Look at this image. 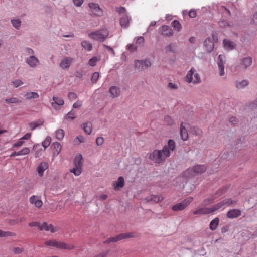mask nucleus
I'll return each mask as SVG.
<instances>
[{
  "mask_svg": "<svg viewBox=\"0 0 257 257\" xmlns=\"http://www.w3.org/2000/svg\"><path fill=\"white\" fill-rule=\"evenodd\" d=\"M176 144L174 141L170 139L168 140L167 145H165L162 149H155L153 152L150 153L149 159L155 164H162L166 158L170 156L171 151L174 150Z\"/></svg>",
  "mask_w": 257,
  "mask_h": 257,
  "instance_id": "1",
  "label": "nucleus"
},
{
  "mask_svg": "<svg viewBox=\"0 0 257 257\" xmlns=\"http://www.w3.org/2000/svg\"><path fill=\"white\" fill-rule=\"evenodd\" d=\"M235 203V202L232 201L231 199H226L210 208H199L194 212V214L202 215L211 213L217 210H222L229 205Z\"/></svg>",
  "mask_w": 257,
  "mask_h": 257,
  "instance_id": "2",
  "label": "nucleus"
},
{
  "mask_svg": "<svg viewBox=\"0 0 257 257\" xmlns=\"http://www.w3.org/2000/svg\"><path fill=\"white\" fill-rule=\"evenodd\" d=\"M207 167L204 165H197L192 168L187 169L184 172L185 177L199 175L205 172Z\"/></svg>",
  "mask_w": 257,
  "mask_h": 257,
  "instance_id": "3",
  "label": "nucleus"
},
{
  "mask_svg": "<svg viewBox=\"0 0 257 257\" xmlns=\"http://www.w3.org/2000/svg\"><path fill=\"white\" fill-rule=\"evenodd\" d=\"M109 32L107 29H101L88 34V36L96 41L103 42L107 38Z\"/></svg>",
  "mask_w": 257,
  "mask_h": 257,
  "instance_id": "4",
  "label": "nucleus"
},
{
  "mask_svg": "<svg viewBox=\"0 0 257 257\" xmlns=\"http://www.w3.org/2000/svg\"><path fill=\"white\" fill-rule=\"evenodd\" d=\"M29 225L31 227H37L40 230L50 231L51 233L55 232L58 230L57 228L54 227L52 225L48 224L46 222L40 224L37 222H32L30 223Z\"/></svg>",
  "mask_w": 257,
  "mask_h": 257,
  "instance_id": "5",
  "label": "nucleus"
},
{
  "mask_svg": "<svg viewBox=\"0 0 257 257\" xmlns=\"http://www.w3.org/2000/svg\"><path fill=\"white\" fill-rule=\"evenodd\" d=\"M252 64V58L247 56L239 60V62L237 65V69L240 71H245Z\"/></svg>",
  "mask_w": 257,
  "mask_h": 257,
  "instance_id": "6",
  "label": "nucleus"
},
{
  "mask_svg": "<svg viewBox=\"0 0 257 257\" xmlns=\"http://www.w3.org/2000/svg\"><path fill=\"white\" fill-rule=\"evenodd\" d=\"M82 157L81 155L76 156L74 158V167L70 170L75 176H79L81 173Z\"/></svg>",
  "mask_w": 257,
  "mask_h": 257,
  "instance_id": "7",
  "label": "nucleus"
},
{
  "mask_svg": "<svg viewBox=\"0 0 257 257\" xmlns=\"http://www.w3.org/2000/svg\"><path fill=\"white\" fill-rule=\"evenodd\" d=\"M45 244L61 249H72L74 248V246L72 245H68L63 242H57L55 240L47 241L45 242Z\"/></svg>",
  "mask_w": 257,
  "mask_h": 257,
  "instance_id": "8",
  "label": "nucleus"
},
{
  "mask_svg": "<svg viewBox=\"0 0 257 257\" xmlns=\"http://www.w3.org/2000/svg\"><path fill=\"white\" fill-rule=\"evenodd\" d=\"M192 197H189L179 203H177L174 205L172 209L174 211H178L184 210L193 201Z\"/></svg>",
  "mask_w": 257,
  "mask_h": 257,
  "instance_id": "9",
  "label": "nucleus"
},
{
  "mask_svg": "<svg viewBox=\"0 0 257 257\" xmlns=\"http://www.w3.org/2000/svg\"><path fill=\"white\" fill-rule=\"evenodd\" d=\"M194 73V70L193 68H192L187 73L186 79V81L188 83L193 82L194 84H197L200 82V77L198 73H195L194 75V78H193V75Z\"/></svg>",
  "mask_w": 257,
  "mask_h": 257,
  "instance_id": "10",
  "label": "nucleus"
},
{
  "mask_svg": "<svg viewBox=\"0 0 257 257\" xmlns=\"http://www.w3.org/2000/svg\"><path fill=\"white\" fill-rule=\"evenodd\" d=\"M151 66V62L148 59L142 60H136L135 61V67L139 71H142L148 68Z\"/></svg>",
  "mask_w": 257,
  "mask_h": 257,
  "instance_id": "11",
  "label": "nucleus"
},
{
  "mask_svg": "<svg viewBox=\"0 0 257 257\" xmlns=\"http://www.w3.org/2000/svg\"><path fill=\"white\" fill-rule=\"evenodd\" d=\"M89 7L93 15L97 16H100L102 15L103 12L97 4L90 3L89 4Z\"/></svg>",
  "mask_w": 257,
  "mask_h": 257,
  "instance_id": "12",
  "label": "nucleus"
},
{
  "mask_svg": "<svg viewBox=\"0 0 257 257\" xmlns=\"http://www.w3.org/2000/svg\"><path fill=\"white\" fill-rule=\"evenodd\" d=\"M29 202L37 208H40L43 205V202L41 198L37 196L33 195L29 198Z\"/></svg>",
  "mask_w": 257,
  "mask_h": 257,
  "instance_id": "13",
  "label": "nucleus"
},
{
  "mask_svg": "<svg viewBox=\"0 0 257 257\" xmlns=\"http://www.w3.org/2000/svg\"><path fill=\"white\" fill-rule=\"evenodd\" d=\"M204 47L207 53L211 52L214 49V42L210 37L206 38L204 42Z\"/></svg>",
  "mask_w": 257,
  "mask_h": 257,
  "instance_id": "14",
  "label": "nucleus"
},
{
  "mask_svg": "<svg viewBox=\"0 0 257 257\" xmlns=\"http://www.w3.org/2000/svg\"><path fill=\"white\" fill-rule=\"evenodd\" d=\"M52 99L53 102L51 103V105L56 110L59 109V106H62L64 104V100L60 97L54 96Z\"/></svg>",
  "mask_w": 257,
  "mask_h": 257,
  "instance_id": "15",
  "label": "nucleus"
},
{
  "mask_svg": "<svg viewBox=\"0 0 257 257\" xmlns=\"http://www.w3.org/2000/svg\"><path fill=\"white\" fill-rule=\"evenodd\" d=\"M132 237V235H131L129 234H121L119 235H117L116 237H111L109 239H107L104 241L105 243H108L111 242H117L118 240H120L123 238H127V237Z\"/></svg>",
  "mask_w": 257,
  "mask_h": 257,
  "instance_id": "16",
  "label": "nucleus"
},
{
  "mask_svg": "<svg viewBox=\"0 0 257 257\" xmlns=\"http://www.w3.org/2000/svg\"><path fill=\"white\" fill-rule=\"evenodd\" d=\"M161 34L166 37H171L173 35V31L169 26L163 25L161 28Z\"/></svg>",
  "mask_w": 257,
  "mask_h": 257,
  "instance_id": "17",
  "label": "nucleus"
},
{
  "mask_svg": "<svg viewBox=\"0 0 257 257\" xmlns=\"http://www.w3.org/2000/svg\"><path fill=\"white\" fill-rule=\"evenodd\" d=\"M124 185V180L123 178H118V179L113 181L112 186L114 190H119Z\"/></svg>",
  "mask_w": 257,
  "mask_h": 257,
  "instance_id": "18",
  "label": "nucleus"
},
{
  "mask_svg": "<svg viewBox=\"0 0 257 257\" xmlns=\"http://www.w3.org/2000/svg\"><path fill=\"white\" fill-rule=\"evenodd\" d=\"M26 63L32 68H35L39 64V60L34 56H30L26 59Z\"/></svg>",
  "mask_w": 257,
  "mask_h": 257,
  "instance_id": "19",
  "label": "nucleus"
},
{
  "mask_svg": "<svg viewBox=\"0 0 257 257\" xmlns=\"http://www.w3.org/2000/svg\"><path fill=\"white\" fill-rule=\"evenodd\" d=\"M72 60L73 59L70 57H65L61 60L59 66L63 69H67L70 66Z\"/></svg>",
  "mask_w": 257,
  "mask_h": 257,
  "instance_id": "20",
  "label": "nucleus"
},
{
  "mask_svg": "<svg viewBox=\"0 0 257 257\" xmlns=\"http://www.w3.org/2000/svg\"><path fill=\"white\" fill-rule=\"evenodd\" d=\"M241 215V211L239 209H233L227 213V216L229 218H234L238 217Z\"/></svg>",
  "mask_w": 257,
  "mask_h": 257,
  "instance_id": "21",
  "label": "nucleus"
},
{
  "mask_svg": "<svg viewBox=\"0 0 257 257\" xmlns=\"http://www.w3.org/2000/svg\"><path fill=\"white\" fill-rule=\"evenodd\" d=\"M48 168V164L45 162H41L37 167V171L40 176L43 175V173L45 170Z\"/></svg>",
  "mask_w": 257,
  "mask_h": 257,
  "instance_id": "22",
  "label": "nucleus"
},
{
  "mask_svg": "<svg viewBox=\"0 0 257 257\" xmlns=\"http://www.w3.org/2000/svg\"><path fill=\"white\" fill-rule=\"evenodd\" d=\"M51 147L53 149L54 156H57L61 150V145L59 142H54L52 144Z\"/></svg>",
  "mask_w": 257,
  "mask_h": 257,
  "instance_id": "23",
  "label": "nucleus"
},
{
  "mask_svg": "<svg viewBox=\"0 0 257 257\" xmlns=\"http://www.w3.org/2000/svg\"><path fill=\"white\" fill-rule=\"evenodd\" d=\"M109 92L113 98H115L120 95V90L119 88L115 86H112L110 87L109 89Z\"/></svg>",
  "mask_w": 257,
  "mask_h": 257,
  "instance_id": "24",
  "label": "nucleus"
},
{
  "mask_svg": "<svg viewBox=\"0 0 257 257\" xmlns=\"http://www.w3.org/2000/svg\"><path fill=\"white\" fill-rule=\"evenodd\" d=\"M180 136L181 139L186 141L188 139V134L185 127L183 125V123L182 122L180 125Z\"/></svg>",
  "mask_w": 257,
  "mask_h": 257,
  "instance_id": "25",
  "label": "nucleus"
},
{
  "mask_svg": "<svg viewBox=\"0 0 257 257\" xmlns=\"http://www.w3.org/2000/svg\"><path fill=\"white\" fill-rule=\"evenodd\" d=\"M81 128L85 133L90 135L92 130V126L91 122H85L82 124Z\"/></svg>",
  "mask_w": 257,
  "mask_h": 257,
  "instance_id": "26",
  "label": "nucleus"
},
{
  "mask_svg": "<svg viewBox=\"0 0 257 257\" xmlns=\"http://www.w3.org/2000/svg\"><path fill=\"white\" fill-rule=\"evenodd\" d=\"M44 122L43 119H40L37 121L32 122L29 124V126L31 127V130H34L37 127L42 125Z\"/></svg>",
  "mask_w": 257,
  "mask_h": 257,
  "instance_id": "27",
  "label": "nucleus"
},
{
  "mask_svg": "<svg viewBox=\"0 0 257 257\" xmlns=\"http://www.w3.org/2000/svg\"><path fill=\"white\" fill-rule=\"evenodd\" d=\"M176 45L174 43H170L167 45L165 48V50L166 53L171 52L175 53L176 52Z\"/></svg>",
  "mask_w": 257,
  "mask_h": 257,
  "instance_id": "28",
  "label": "nucleus"
},
{
  "mask_svg": "<svg viewBox=\"0 0 257 257\" xmlns=\"http://www.w3.org/2000/svg\"><path fill=\"white\" fill-rule=\"evenodd\" d=\"M129 24V19L127 15H124L120 19V24L123 27L126 28Z\"/></svg>",
  "mask_w": 257,
  "mask_h": 257,
  "instance_id": "29",
  "label": "nucleus"
},
{
  "mask_svg": "<svg viewBox=\"0 0 257 257\" xmlns=\"http://www.w3.org/2000/svg\"><path fill=\"white\" fill-rule=\"evenodd\" d=\"M219 222V219L217 217L212 220L209 224L210 229L211 230H215L218 226Z\"/></svg>",
  "mask_w": 257,
  "mask_h": 257,
  "instance_id": "30",
  "label": "nucleus"
},
{
  "mask_svg": "<svg viewBox=\"0 0 257 257\" xmlns=\"http://www.w3.org/2000/svg\"><path fill=\"white\" fill-rule=\"evenodd\" d=\"M5 102L9 104L15 103L19 104L22 103V101L16 97H11L6 99L5 100Z\"/></svg>",
  "mask_w": 257,
  "mask_h": 257,
  "instance_id": "31",
  "label": "nucleus"
},
{
  "mask_svg": "<svg viewBox=\"0 0 257 257\" xmlns=\"http://www.w3.org/2000/svg\"><path fill=\"white\" fill-rule=\"evenodd\" d=\"M236 87L238 89H242L248 84V81L246 80H243L241 81L236 82Z\"/></svg>",
  "mask_w": 257,
  "mask_h": 257,
  "instance_id": "32",
  "label": "nucleus"
},
{
  "mask_svg": "<svg viewBox=\"0 0 257 257\" xmlns=\"http://www.w3.org/2000/svg\"><path fill=\"white\" fill-rule=\"evenodd\" d=\"M26 99H32L37 98L39 97V95L37 93L34 92H29L25 95Z\"/></svg>",
  "mask_w": 257,
  "mask_h": 257,
  "instance_id": "33",
  "label": "nucleus"
},
{
  "mask_svg": "<svg viewBox=\"0 0 257 257\" xmlns=\"http://www.w3.org/2000/svg\"><path fill=\"white\" fill-rule=\"evenodd\" d=\"M223 44L226 48H230V49H233L235 47L234 42L227 39L224 40Z\"/></svg>",
  "mask_w": 257,
  "mask_h": 257,
  "instance_id": "34",
  "label": "nucleus"
},
{
  "mask_svg": "<svg viewBox=\"0 0 257 257\" xmlns=\"http://www.w3.org/2000/svg\"><path fill=\"white\" fill-rule=\"evenodd\" d=\"M81 46L86 50L90 51L92 48V45L91 43L87 41H83L81 42Z\"/></svg>",
  "mask_w": 257,
  "mask_h": 257,
  "instance_id": "35",
  "label": "nucleus"
},
{
  "mask_svg": "<svg viewBox=\"0 0 257 257\" xmlns=\"http://www.w3.org/2000/svg\"><path fill=\"white\" fill-rule=\"evenodd\" d=\"M163 198L158 196H155V195H152L151 196L150 198H147V201H153L154 202H158L160 201H161L163 200Z\"/></svg>",
  "mask_w": 257,
  "mask_h": 257,
  "instance_id": "36",
  "label": "nucleus"
},
{
  "mask_svg": "<svg viewBox=\"0 0 257 257\" xmlns=\"http://www.w3.org/2000/svg\"><path fill=\"white\" fill-rule=\"evenodd\" d=\"M191 132L193 134L197 136H201L203 134L202 131L200 128L196 127H193L191 128Z\"/></svg>",
  "mask_w": 257,
  "mask_h": 257,
  "instance_id": "37",
  "label": "nucleus"
},
{
  "mask_svg": "<svg viewBox=\"0 0 257 257\" xmlns=\"http://www.w3.org/2000/svg\"><path fill=\"white\" fill-rule=\"evenodd\" d=\"M225 59V57L224 55H219L217 61L218 66H224V64L226 62Z\"/></svg>",
  "mask_w": 257,
  "mask_h": 257,
  "instance_id": "38",
  "label": "nucleus"
},
{
  "mask_svg": "<svg viewBox=\"0 0 257 257\" xmlns=\"http://www.w3.org/2000/svg\"><path fill=\"white\" fill-rule=\"evenodd\" d=\"M64 136V131L62 129H59L56 132V137L57 139L61 140Z\"/></svg>",
  "mask_w": 257,
  "mask_h": 257,
  "instance_id": "39",
  "label": "nucleus"
},
{
  "mask_svg": "<svg viewBox=\"0 0 257 257\" xmlns=\"http://www.w3.org/2000/svg\"><path fill=\"white\" fill-rule=\"evenodd\" d=\"M171 25L178 31H179L181 30V28H182V26H181L179 21H178L177 20H174L171 23Z\"/></svg>",
  "mask_w": 257,
  "mask_h": 257,
  "instance_id": "40",
  "label": "nucleus"
},
{
  "mask_svg": "<svg viewBox=\"0 0 257 257\" xmlns=\"http://www.w3.org/2000/svg\"><path fill=\"white\" fill-rule=\"evenodd\" d=\"M221 10L225 17H229L231 16V12L230 10L225 7L222 6Z\"/></svg>",
  "mask_w": 257,
  "mask_h": 257,
  "instance_id": "41",
  "label": "nucleus"
},
{
  "mask_svg": "<svg viewBox=\"0 0 257 257\" xmlns=\"http://www.w3.org/2000/svg\"><path fill=\"white\" fill-rule=\"evenodd\" d=\"M75 113L71 111L66 115L64 118L66 120H73L75 119Z\"/></svg>",
  "mask_w": 257,
  "mask_h": 257,
  "instance_id": "42",
  "label": "nucleus"
},
{
  "mask_svg": "<svg viewBox=\"0 0 257 257\" xmlns=\"http://www.w3.org/2000/svg\"><path fill=\"white\" fill-rule=\"evenodd\" d=\"M164 121L168 125H172L174 123V120L168 115H166L164 117Z\"/></svg>",
  "mask_w": 257,
  "mask_h": 257,
  "instance_id": "43",
  "label": "nucleus"
},
{
  "mask_svg": "<svg viewBox=\"0 0 257 257\" xmlns=\"http://www.w3.org/2000/svg\"><path fill=\"white\" fill-rule=\"evenodd\" d=\"M51 141V138L50 137H47L45 140L42 143V145L43 146L44 149L48 147L50 144Z\"/></svg>",
  "mask_w": 257,
  "mask_h": 257,
  "instance_id": "44",
  "label": "nucleus"
},
{
  "mask_svg": "<svg viewBox=\"0 0 257 257\" xmlns=\"http://www.w3.org/2000/svg\"><path fill=\"white\" fill-rule=\"evenodd\" d=\"M30 152L29 148H24L22 150L17 152V156L25 155L28 154Z\"/></svg>",
  "mask_w": 257,
  "mask_h": 257,
  "instance_id": "45",
  "label": "nucleus"
},
{
  "mask_svg": "<svg viewBox=\"0 0 257 257\" xmlns=\"http://www.w3.org/2000/svg\"><path fill=\"white\" fill-rule=\"evenodd\" d=\"M218 25L220 28H225L229 27L230 24L226 21L222 20L218 22Z\"/></svg>",
  "mask_w": 257,
  "mask_h": 257,
  "instance_id": "46",
  "label": "nucleus"
},
{
  "mask_svg": "<svg viewBox=\"0 0 257 257\" xmlns=\"http://www.w3.org/2000/svg\"><path fill=\"white\" fill-rule=\"evenodd\" d=\"M11 23L13 26L16 29H18L21 25V21L17 20H11Z\"/></svg>",
  "mask_w": 257,
  "mask_h": 257,
  "instance_id": "47",
  "label": "nucleus"
},
{
  "mask_svg": "<svg viewBox=\"0 0 257 257\" xmlns=\"http://www.w3.org/2000/svg\"><path fill=\"white\" fill-rule=\"evenodd\" d=\"M99 77V73L97 72H95L93 73V75L91 77V81L93 83H96Z\"/></svg>",
  "mask_w": 257,
  "mask_h": 257,
  "instance_id": "48",
  "label": "nucleus"
},
{
  "mask_svg": "<svg viewBox=\"0 0 257 257\" xmlns=\"http://www.w3.org/2000/svg\"><path fill=\"white\" fill-rule=\"evenodd\" d=\"M98 59L96 57H93L89 60V65L91 66H94L96 65Z\"/></svg>",
  "mask_w": 257,
  "mask_h": 257,
  "instance_id": "49",
  "label": "nucleus"
},
{
  "mask_svg": "<svg viewBox=\"0 0 257 257\" xmlns=\"http://www.w3.org/2000/svg\"><path fill=\"white\" fill-rule=\"evenodd\" d=\"M168 88L171 90H177L178 89V86L176 84L169 82L168 84Z\"/></svg>",
  "mask_w": 257,
  "mask_h": 257,
  "instance_id": "50",
  "label": "nucleus"
},
{
  "mask_svg": "<svg viewBox=\"0 0 257 257\" xmlns=\"http://www.w3.org/2000/svg\"><path fill=\"white\" fill-rule=\"evenodd\" d=\"M104 142V138L102 137H98L96 140V143L98 146H100L103 144Z\"/></svg>",
  "mask_w": 257,
  "mask_h": 257,
  "instance_id": "51",
  "label": "nucleus"
},
{
  "mask_svg": "<svg viewBox=\"0 0 257 257\" xmlns=\"http://www.w3.org/2000/svg\"><path fill=\"white\" fill-rule=\"evenodd\" d=\"M68 97L70 100L75 99L77 98V95L75 93L69 92Z\"/></svg>",
  "mask_w": 257,
  "mask_h": 257,
  "instance_id": "52",
  "label": "nucleus"
},
{
  "mask_svg": "<svg viewBox=\"0 0 257 257\" xmlns=\"http://www.w3.org/2000/svg\"><path fill=\"white\" fill-rule=\"evenodd\" d=\"M127 50H129L130 52H134L137 49V46L134 45V44H130L127 46Z\"/></svg>",
  "mask_w": 257,
  "mask_h": 257,
  "instance_id": "53",
  "label": "nucleus"
},
{
  "mask_svg": "<svg viewBox=\"0 0 257 257\" xmlns=\"http://www.w3.org/2000/svg\"><path fill=\"white\" fill-rule=\"evenodd\" d=\"M24 249L21 247H15L13 249V252L15 254H20L23 251Z\"/></svg>",
  "mask_w": 257,
  "mask_h": 257,
  "instance_id": "54",
  "label": "nucleus"
},
{
  "mask_svg": "<svg viewBox=\"0 0 257 257\" xmlns=\"http://www.w3.org/2000/svg\"><path fill=\"white\" fill-rule=\"evenodd\" d=\"M116 11L120 14H125L126 9L123 7H120L119 8H116Z\"/></svg>",
  "mask_w": 257,
  "mask_h": 257,
  "instance_id": "55",
  "label": "nucleus"
},
{
  "mask_svg": "<svg viewBox=\"0 0 257 257\" xmlns=\"http://www.w3.org/2000/svg\"><path fill=\"white\" fill-rule=\"evenodd\" d=\"M188 15L191 18H195L197 16L196 11L195 10H192L189 12Z\"/></svg>",
  "mask_w": 257,
  "mask_h": 257,
  "instance_id": "56",
  "label": "nucleus"
},
{
  "mask_svg": "<svg viewBox=\"0 0 257 257\" xmlns=\"http://www.w3.org/2000/svg\"><path fill=\"white\" fill-rule=\"evenodd\" d=\"M218 69L219 71V75L221 76H222L224 75V66H218Z\"/></svg>",
  "mask_w": 257,
  "mask_h": 257,
  "instance_id": "57",
  "label": "nucleus"
},
{
  "mask_svg": "<svg viewBox=\"0 0 257 257\" xmlns=\"http://www.w3.org/2000/svg\"><path fill=\"white\" fill-rule=\"evenodd\" d=\"M12 83L15 87H18L23 83V82L20 80H16L13 81Z\"/></svg>",
  "mask_w": 257,
  "mask_h": 257,
  "instance_id": "58",
  "label": "nucleus"
},
{
  "mask_svg": "<svg viewBox=\"0 0 257 257\" xmlns=\"http://www.w3.org/2000/svg\"><path fill=\"white\" fill-rule=\"evenodd\" d=\"M82 106V102L78 100L76 102L74 103L73 105V107L74 108H77L80 107Z\"/></svg>",
  "mask_w": 257,
  "mask_h": 257,
  "instance_id": "59",
  "label": "nucleus"
},
{
  "mask_svg": "<svg viewBox=\"0 0 257 257\" xmlns=\"http://www.w3.org/2000/svg\"><path fill=\"white\" fill-rule=\"evenodd\" d=\"M74 4L77 6H80L83 2V0H73Z\"/></svg>",
  "mask_w": 257,
  "mask_h": 257,
  "instance_id": "60",
  "label": "nucleus"
},
{
  "mask_svg": "<svg viewBox=\"0 0 257 257\" xmlns=\"http://www.w3.org/2000/svg\"><path fill=\"white\" fill-rule=\"evenodd\" d=\"M213 202V199L212 198H208V199H205L203 201V204L205 205H206L212 203Z\"/></svg>",
  "mask_w": 257,
  "mask_h": 257,
  "instance_id": "61",
  "label": "nucleus"
},
{
  "mask_svg": "<svg viewBox=\"0 0 257 257\" xmlns=\"http://www.w3.org/2000/svg\"><path fill=\"white\" fill-rule=\"evenodd\" d=\"M103 46L104 48H105L106 49H107L109 51L111 52L112 53V54H113V55H115V52H114L113 49L111 47L107 46L105 44H103Z\"/></svg>",
  "mask_w": 257,
  "mask_h": 257,
  "instance_id": "62",
  "label": "nucleus"
},
{
  "mask_svg": "<svg viewBox=\"0 0 257 257\" xmlns=\"http://www.w3.org/2000/svg\"><path fill=\"white\" fill-rule=\"evenodd\" d=\"M249 107L251 108H255L257 107V99L249 104Z\"/></svg>",
  "mask_w": 257,
  "mask_h": 257,
  "instance_id": "63",
  "label": "nucleus"
},
{
  "mask_svg": "<svg viewBox=\"0 0 257 257\" xmlns=\"http://www.w3.org/2000/svg\"><path fill=\"white\" fill-rule=\"evenodd\" d=\"M251 23L257 25V13L253 15L252 18Z\"/></svg>",
  "mask_w": 257,
  "mask_h": 257,
  "instance_id": "64",
  "label": "nucleus"
}]
</instances>
